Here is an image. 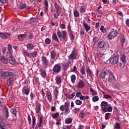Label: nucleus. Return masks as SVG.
I'll return each mask as SVG.
<instances>
[{"mask_svg":"<svg viewBox=\"0 0 129 129\" xmlns=\"http://www.w3.org/2000/svg\"><path fill=\"white\" fill-rule=\"evenodd\" d=\"M17 75L13 72H4L2 74V77L4 78H6V77H8L7 79L6 82L7 84L9 86H11L14 84V81L15 80V77Z\"/></svg>","mask_w":129,"mask_h":129,"instance_id":"f257e3e1","label":"nucleus"},{"mask_svg":"<svg viewBox=\"0 0 129 129\" xmlns=\"http://www.w3.org/2000/svg\"><path fill=\"white\" fill-rule=\"evenodd\" d=\"M6 57L7 58H6L4 55H0V60L4 63V64H8V62H9L10 64L13 65L16 63L15 57H14L13 55H12V53L9 52V51H7Z\"/></svg>","mask_w":129,"mask_h":129,"instance_id":"f03ea898","label":"nucleus"},{"mask_svg":"<svg viewBox=\"0 0 129 129\" xmlns=\"http://www.w3.org/2000/svg\"><path fill=\"white\" fill-rule=\"evenodd\" d=\"M116 28H117L116 26H114L111 31L108 35L107 38L109 40H112V39H114L118 35V32L116 30Z\"/></svg>","mask_w":129,"mask_h":129,"instance_id":"7ed1b4c3","label":"nucleus"},{"mask_svg":"<svg viewBox=\"0 0 129 129\" xmlns=\"http://www.w3.org/2000/svg\"><path fill=\"white\" fill-rule=\"evenodd\" d=\"M109 70H104L100 72L99 77L101 79H107V76H108V73Z\"/></svg>","mask_w":129,"mask_h":129,"instance_id":"20e7f679","label":"nucleus"},{"mask_svg":"<svg viewBox=\"0 0 129 129\" xmlns=\"http://www.w3.org/2000/svg\"><path fill=\"white\" fill-rule=\"evenodd\" d=\"M57 35L60 41H62V39L65 40V39H66V36H67L66 31H63L62 32H61V31H58L57 32Z\"/></svg>","mask_w":129,"mask_h":129,"instance_id":"39448f33","label":"nucleus"},{"mask_svg":"<svg viewBox=\"0 0 129 129\" xmlns=\"http://www.w3.org/2000/svg\"><path fill=\"white\" fill-rule=\"evenodd\" d=\"M97 55L98 57L99 60H101V61H103V62H106L107 59L105 57V53H104L102 51H99L97 53Z\"/></svg>","mask_w":129,"mask_h":129,"instance_id":"423d86ee","label":"nucleus"},{"mask_svg":"<svg viewBox=\"0 0 129 129\" xmlns=\"http://www.w3.org/2000/svg\"><path fill=\"white\" fill-rule=\"evenodd\" d=\"M77 57V53L76 52V49L74 48L68 58L70 60H75Z\"/></svg>","mask_w":129,"mask_h":129,"instance_id":"0eeeda50","label":"nucleus"},{"mask_svg":"<svg viewBox=\"0 0 129 129\" xmlns=\"http://www.w3.org/2000/svg\"><path fill=\"white\" fill-rule=\"evenodd\" d=\"M110 63L111 65H115L118 63V56H115L109 59Z\"/></svg>","mask_w":129,"mask_h":129,"instance_id":"6e6552de","label":"nucleus"},{"mask_svg":"<svg viewBox=\"0 0 129 129\" xmlns=\"http://www.w3.org/2000/svg\"><path fill=\"white\" fill-rule=\"evenodd\" d=\"M53 71L55 73H60L61 72V66L59 64H56L53 68Z\"/></svg>","mask_w":129,"mask_h":129,"instance_id":"1a4fd4ad","label":"nucleus"},{"mask_svg":"<svg viewBox=\"0 0 129 129\" xmlns=\"http://www.w3.org/2000/svg\"><path fill=\"white\" fill-rule=\"evenodd\" d=\"M108 81L109 82H113L114 81V76L113 75V74H112V72H111V71H110V70H109V73H108Z\"/></svg>","mask_w":129,"mask_h":129,"instance_id":"9d476101","label":"nucleus"},{"mask_svg":"<svg viewBox=\"0 0 129 129\" xmlns=\"http://www.w3.org/2000/svg\"><path fill=\"white\" fill-rule=\"evenodd\" d=\"M11 34L8 33H0V37L3 40H7L10 38Z\"/></svg>","mask_w":129,"mask_h":129,"instance_id":"9b49d317","label":"nucleus"},{"mask_svg":"<svg viewBox=\"0 0 129 129\" xmlns=\"http://www.w3.org/2000/svg\"><path fill=\"white\" fill-rule=\"evenodd\" d=\"M41 61L42 64H43V65H44L45 68H47V65L49 64V61H48V59H47V57H46L45 56H42Z\"/></svg>","mask_w":129,"mask_h":129,"instance_id":"f8f14e48","label":"nucleus"},{"mask_svg":"<svg viewBox=\"0 0 129 129\" xmlns=\"http://www.w3.org/2000/svg\"><path fill=\"white\" fill-rule=\"evenodd\" d=\"M43 116H41L39 118V121L37 123V124L36 125L35 129H38L39 127H41V126H42V124H43Z\"/></svg>","mask_w":129,"mask_h":129,"instance_id":"ddd939ff","label":"nucleus"},{"mask_svg":"<svg viewBox=\"0 0 129 129\" xmlns=\"http://www.w3.org/2000/svg\"><path fill=\"white\" fill-rule=\"evenodd\" d=\"M36 106L35 108L36 112V113H38V114H40V112H41V107H42V105L40 103H38L36 105Z\"/></svg>","mask_w":129,"mask_h":129,"instance_id":"4468645a","label":"nucleus"},{"mask_svg":"<svg viewBox=\"0 0 129 129\" xmlns=\"http://www.w3.org/2000/svg\"><path fill=\"white\" fill-rule=\"evenodd\" d=\"M83 26L85 30H86V32H87V33L89 32V31H90L91 27H90V26H89L88 24H87L86 23V22H84L83 23Z\"/></svg>","mask_w":129,"mask_h":129,"instance_id":"2eb2a0df","label":"nucleus"},{"mask_svg":"<svg viewBox=\"0 0 129 129\" xmlns=\"http://www.w3.org/2000/svg\"><path fill=\"white\" fill-rule=\"evenodd\" d=\"M106 45V42L104 41H99L98 42V47L100 48V49L102 48H104Z\"/></svg>","mask_w":129,"mask_h":129,"instance_id":"dca6fc26","label":"nucleus"},{"mask_svg":"<svg viewBox=\"0 0 129 129\" xmlns=\"http://www.w3.org/2000/svg\"><path fill=\"white\" fill-rule=\"evenodd\" d=\"M46 95L47 97V99L49 101V102H51L52 101V94H51V92L49 91H47L46 92Z\"/></svg>","mask_w":129,"mask_h":129,"instance_id":"f3484780","label":"nucleus"},{"mask_svg":"<svg viewBox=\"0 0 129 129\" xmlns=\"http://www.w3.org/2000/svg\"><path fill=\"white\" fill-rule=\"evenodd\" d=\"M39 72L40 75L43 78H46V77H47V74L46 73V72L43 70V69H40L39 70Z\"/></svg>","mask_w":129,"mask_h":129,"instance_id":"a211bd4d","label":"nucleus"},{"mask_svg":"<svg viewBox=\"0 0 129 129\" xmlns=\"http://www.w3.org/2000/svg\"><path fill=\"white\" fill-rule=\"evenodd\" d=\"M126 56H125V54H124V53H122L120 55V60L122 62V63H123V64H125V63H126Z\"/></svg>","mask_w":129,"mask_h":129,"instance_id":"6ab92c4d","label":"nucleus"},{"mask_svg":"<svg viewBox=\"0 0 129 129\" xmlns=\"http://www.w3.org/2000/svg\"><path fill=\"white\" fill-rule=\"evenodd\" d=\"M77 87L80 89V88H83L84 87V82L80 80L77 85Z\"/></svg>","mask_w":129,"mask_h":129,"instance_id":"aec40b11","label":"nucleus"},{"mask_svg":"<svg viewBox=\"0 0 129 129\" xmlns=\"http://www.w3.org/2000/svg\"><path fill=\"white\" fill-rule=\"evenodd\" d=\"M23 94H26L27 96L29 95L30 93V88L26 89V88H23L22 89Z\"/></svg>","mask_w":129,"mask_h":129,"instance_id":"412c9836","label":"nucleus"},{"mask_svg":"<svg viewBox=\"0 0 129 129\" xmlns=\"http://www.w3.org/2000/svg\"><path fill=\"white\" fill-rule=\"evenodd\" d=\"M27 36H28V35L26 34V33L23 34H20L18 36V40H19V41H23V40H24L25 38L27 37Z\"/></svg>","mask_w":129,"mask_h":129,"instance_id":"4be33fe9","label":"nucleus"},{"mask_svg":"<svg viewBox=\"0 0 129 129\" xmlns=\"http://www.w3.org/2000/svg\"><path fill=\"white\" fill-rule=\"evenodd\" d=\"M67 106H68V103L66 102L64 105H62L60 106L59 109L61 111H64V110L66 109V107H67Z\"/></svg>","mask_w":129,"mask_h":129,"instance_id":"5701e85b","label":"nucleus"},{"mask_svg":"<svg viewBox=\"0 0 129 129\" xmlns=\"http://www.w3.org/2000/svg\"><path fill=\"white\" fill-rule=\"evenodd\" d=\"M4 112L5 114V116H6V118H8L10 116L9 113V109L7 107H6L4 109Z\"/></svg>","mask_w":129,"mask_h":129,"instance_id":"b1692460","label":"nucleus"},{"mask_svg":"<svg viewBox=\"0 0 129 129\" xmlns=\"http://www.w3.org/2000/svg\"><path fill=\"white\" fill-rule=\"evenodd\" d=\"M61 82H62V79L60 77H56L55 78V83L56 84H61Z\"/></svg>","mask_w":129,"mask_h":129,"instance_id":"393cba45","label":"nucleus"},{"mask_svg":"<svg viewBox=\"0 0 129 129\" xmlns=\"http://www.w3.org/2000/svg\"><path fill=\"white\" fill-rule=\"evenodd\" d=\"M26 47L28 50H33L34 49V45L32 43H28Z\"/></svg>","mask_w":129,"mask_h":129,"instance_id":"a878e982","label":"nucleus"},{"mask_svg":"<svg viewBox=\"0 0 129 129\" xmlns=\"http://www.w3.org/2000/svg\"><path fill=\"white\" fill-rule=\"evenodd\" d=\"M52 39L54 40L55 42H59V39H58V36L56 33H53L52 34Z\"/></svg>","mask_w":129,"mask_h":129,"instance_id":"bb28decb","label":"nucleus"},{"mask_svg":"<svg viewBox=\"0 0 129 129\" xmlns=\"http://www.w3.org/2000/svg\"><path fill=\"white\" fill-rule=\"evenodd\" d=\"M120 42L122 43V46H123V44L125 42V37H124L123 36L121 35L120 37Z\"/></svg>","mask_w":129,"mask_h":129,"instance_id":"cd10ccee","label":"nucleus"},{"mask_svg":"<svg viewBox=\"0 0 129 129\" xmlns=\"http://www.w3.org/2000/svg\"><path fill=\"white\" fill-rule=\"evenodd\" d=\"M37 54H38V52L37 51H35L30 54V58H35V57H37Z\"/></svg>","mask_w":129,"mask_h":129,"instance_id":"c85d7f7f","label":"nucleus"},{"mask_svg":"<svg viewBox=\"0 0 129 129\" xmlns=\"http://www.w3.org/2000/svg\"><path fill=\"white\" fill-rule=\"evenodd\" d=\"M80 72L82 73V74H83V75H85L86 74V73L85 72V67H84V66H83L81 67Z\"/></svg>","mask_w":129,"mask_h":129,"instance_id":"c756f323","label":"nucleus"},{"mask_svg":"<svg viewBox=\"0 0 129 129\" xmlns=\"http://www.w3.org/2000/svg\"><path fill=\"white\" fill-rule=\"evenodd\" d=\"M44 4H45L44 11H48V9H49L48 1L45 0Z\"/></svg>","mask_w":129,"mask_h":129,"instance_id":"7c9ffc66","label":"nucleus"},{"mask_svg":"<svg viewBox=\"0 0 129 129\" xmlns=\"http://www.w3.org/2000/svg\"><path fill=\"white\" fill-rule=\"evenodd\" d=\"M63 69H64V70H67L68 68H69V63L68 62L64 63L62 65Z\"/></svg>","mask_w":129,"mask_h":129,"instance_id":"2f4dec72","label":"nucleus"},{"mask_svg":"<svg viewBox=\"0 0 129 129\" xmlns=\"http://www.w3.org/2000/svg\"><path fill=\"white\" fill-rule=\"evenodd\" d=\"M65 122L67 124H69L72 122V118H67L65 120Z\"/></svg>","mask_w":129,"mask_h":129,"instance_id":"473e14b6","label":"nucleus"},{"mask_svg":"<svg viewBox=\"0 0 129 129\" xmlns=\"http://www.w3.org/2000/svg\"><path fill=\"white\" fill-rule=\"evenodd\" d=\"M10 112L14 114L15 116L17 115V109L16 108H12L10 110Z\"/></svg>","mask_w":129,"mask_h":129,"instance_id":"72a5a7b5","label":"nucleus"},{"mask_svg":"<svg viewBox=\"0 0 129 129\" xmlns=\"http://www.w3.org/2000/svg\"><path fill=\"white\" fill-rule=\"evenodd\" d=\"M90 91L91 93L92 94V96H93V95H97V92H96V91H95L94 90H93V89L90 88Z\"/></svg>","mask_w":129,"mask_h":129,"instance_id":"f704fd0d","label":"nucleus"},{"mask_svg":"<svg viewBox=\"0 0 129 129\" xmlns=\"http://www.w3.org/2000/svg\"><path fill=\"white\" fill-rule=\"evenodd\" d=\"M35 125H36V117L32 116V128L35 127Z\"/></svg>","mask_w":129,"mask_h":129,"instance_id":"c9c22d12","label":"nucleus"},{"mask_svg":"<svg viewBox=\"0 0 129 129\" xmlns=\"http://www.w3.org/2000/svg\"><path fill=\"white\" fill-rule=\"evenodd\" d=\"M60 114H59V112L55 113L54 114H52L51 116L52 118H54V119H56L58 116H59Z\"/></svg>","mask_w":129,"mask_h":129,"instance_id":"e433bc0d","label":"nucleus"},{"mask_svg":"<svg viewBox=\"0 0 129 129\" xmlns=\"http://www.w3.org/2000/svg\"><path fill=\"white\" fill-rule=\"evenodd\" d=\"M51 58V59H55V57H56V53L54 51H52L50 52Z\"/></svg>","mask_w":129,"mask_h":129,"instance_id":"4c0bfd02","label":"nucleus"},{"mask_svg":"<svg viewBox=\"0 0 129 129\" xmlns=\"http://www.w3.org/2000/svg\"><path fill=\"white\" fill-rule=\"evenodd\" d=\"M23 54L24 55V56L25 57H29L30 58V53H29V52L27 51H23Z\"/></svg>","mask_w":129,"mask_h":129,"instance_id":"58836bf2","label":"nucleus"},{"mask_svg":"<svg viewBox=\"0 0 129 129\" xmlns=\"http://www.w3.org/2000/svg\"><path fill=\"white\" fill-rule=\"evenodd\" d=\"M100 31L101 33H103V34H105V33H106V29L104 28V26H101Z\"/></svg>","mask_w":129,"mask_h":129,"instance_id":"ea45409f","label":"nucleus"},{"mask_svg":"<svg viewBox=\"0 0 129 129\" xmlns=\"http://www.w3.org/2000/svg\"><path fill=\"white\" fill-rule=\"evenodd\" d=\"M86 72H87V75L90 76L91 75V74H92V71H91V70H90L89 68H87Z\"/></svg>","mask_w":129,"mask_h":129,"instance_id":"a19ab883","label":"nucleus"},{"mask_svg":"<svg viewBox=\"0 0 129 129\" xmlns=\"http://www.w3.org/2000/svg\"><path fill=\"white\" fill-rule=\"evenodd\" d=\"M75 80H76V76L75 75H73L71 76V81L72 83H75Z\"/></svg>","mask_w":129,"mask_h":129,"instance_id":"79ce46f5","label":"nucleus"},{"mask_svg":"<svg viewBox=\"0 0 129 129\" xmlns=\"http://www.w3.org/2000/svg\"><path fill=\"white\" fill-rule=\"evenodd\" d=\"M99 100V98L97 96H94L92 98V101L93 102H96V101H98Z\"/></svg>","mask_w":129,"mask_h":129,"instance_id":"37998d69","label":"nucleus"},{"mask_svg":"<svg viewBox=\"0 0 129 129\" xmlns=\"http://www.w3.org/2000/svg\"><path fill=\"white\" fill-rule=\"evenodd\" d=\"M25 8H26V4H21L19 6V9L20 10H24V9H25Z\"/></svg>","mask_w":129,"mask_h":129,"instance_id":"c03bdc74","label":"nucleus"},{"mask_svg":"<svg viewBox=\"0 0 129 129\" xmlns=\"http://www.w3.org/2000/svg\"><path fill=\"white\" fill-rule=\"evenodd\" d=\"M74 16L75 18H78L79 17V12H78V11L76 10L74 12Z\"/></svg>","mask_w":129,"mask_h":129,"instance_id":"a18cd8bd","label":"nucleus"},{"mask_svg":"<svg viewBox=\"0 0 129 129\" xmlns=\"http://www.w3.org/2000/svg\"><path fill=\"white\" fill-rule=\"evenodd\" d=\"M8 50L9 51L8 53H12V52H13V50H12V45L11 44H9L8 46Z\"/></svg>","mask_w":129,"mask_h":129,"instance_id":"49530a36","label":"nucleus"},{"mask_svg":"<svg viewBox=\"0 0 129 129\" xmlns=\"http://www.w3.org/2000/svg\"><path fill=\"white\" fill-rule=\"evenodd\" d=\"M75 94H76V93L75 92H73L72 94L70 95L68 97L69 99H72V98H74V96H75Z\"/></svg>","mask_w":129,"mask_h":129,"instance_id":"de8ad7c7","label":"nucleus"},{"mask_svg":"<svg viewBox=\"0 0 129 129\" xmlns=\"http://www.w3.org/2000/svg\"><path fill=\"white\" fill-rule=\"evenodd\" d=\"M45 42L46 45H50L51 44V40L49 38L45 39Z\"/></svg>","mask_w":129,"mask_h":129,"instance_id":"09e8293b","label":"nucleus"},{"mask_svg":"<svg viewBox=\"0 0 129 129\" xmlns=\"http://www.w3.org/2000/svg\"><path fill=\"white\" fill-rule=\"evenodd\" d=\"M119 67L120 68L121 70H124V67H125V66L124 65V63H120L119 64Z\"/></svg>","mask_w":129,"mask_h":129,"instance_id":"8fccbe9b","label":"nucleus"},{"mask_svg":"<svg viewBox=\"0 0 129 129\" xmlns=\"http://www.w3.org/2000/svg\"><path fill=\"white\" fill-rule=\"evenodd\" d=\"M75 103L77 105H81V104H82V102L80 100H76Z\"/></svg>","mask_w":129,"mask_h":129,"instance_id":"3c124183","label":"nucleus"},{"mask_svg":"<svg viewBox=\"0 0 129 129\" xmlns=\"http://www.w3.org/2000/svg\"><path fill=\"white\" fill-rule=\"evenodd\" d=\"M107 102L105 101H102L101 103V107H102V106H104V107H105V106H107Z\"/></svg>","mask_w":129,"mask_h":129,"instance_id":"603ef678","label":"nucleus"},{"mask_svg":"<svg viewBox=\"0 0 129 129\" xmlns=\"http://www.w3.org/2000/svg\"><path fill=\"white\" fill-rule=\"evenodd\" d=\"M69 36H70L71 41H74L75 37L74 35H73V33L71 32L70 33H69Z\"/></svg>","mask_w":129,"mask_h":129,"instance_id":"864d4df0","label":"nucleus"},{"mask_svg":"<svg viewBox=\"0 0 129 129\" xmlns=\"http://www.w3.org/2000/svg\"><path fill=\"white\" fill-rule=\"evenodd\" d=\"M30 97L31 100H33V99H34V98H35V97H36V95H35V94H34V93L31 92L30 93Z\"/></svg>","mask_w":129,"mask_h":129,"instance_id":"5fc2aeb1","label":"nucleus"},{"mask_svg":"<svg viewBox=\"0 0 129 129\" xmlns=\"http://www.w3.org/2000/svg\"><path fill=\"white\" fill-rule=\"evenodd\" d=\"M62 8H59L58 9H56V13L58 16H60L61 15V13H62Z\"/></svg>","mask_w":129,"mask_h":129,"instance_id":"6e6d98bb","label":"nucleus"},{"mask_svg":"<svg viewBox=\"0 0 129 129\" xmlns=\"http://www.w3.org/2000/svg\"><path fill=\"white\" fill-rule=\"evenodd\" d=\"M69 112H70V109H69V108H67L65 109V111H64L65 115H67V114H68Z\"/></svg>","mask_w":129,"mask_h":129,"instance_id":"4d7b16f0","label":"nucleus"},{"mask_svg":"<svg viewBox=\"0 0 129 129\" xmlns=\"http://www.w3.org/2000/svg\"><path fill=\"white\" fill-rule=\"evenodd\" d=\"M54 7L56 10H58V9L61 8L60 6H59V5H58V4L56 2L54 3Z\"/></svg>","mask_w":129,"mask_h":129,"instance_id":"13d9d810","label":"nucleus"},{"mask_svg":"<svg viewBox=\"0 0 129 129\" xmlns=\"http://www.w3.org/2000/svg\"><path fill=\"white\" fill-rule=\"evenodd\" d=\"M82 95V93H81V92H78L76 94V97H78V98H79Z\"/></svg>","mask_w":129,"mask_h":129,"instance_id":"bf43d9fd","label":"nucleus"},{"mask_svg":"<svg viewBox=\"0 0 129 129\" xmlns=\"http://www.w3.org/2000/svg\"><path fill=\"white\" fill-rule=\"evenodd\" d=\"M115 127L116 129H120V124H119V123H115Z\"/></svg>","mask_w":129,"mask_h":129,"instance_id":"052dcab7","label":"nucleus"},{"mask_svg":"<svg viewBox=\"0 0 129 129\" xmlns=\"http://www.w3.org/2000/svg\"><path fill=\"white\" fill-rule=\"evenodd\" d=\"M80 32L81 36H83L85 34V30L84 29H81Z\"/></svg>","mask_w":129,"mask_h":129,"instance_id":"680f3d73","label":"nucleus"},{"mask_svg":"<svg viewBox=\"0 0 129 129\" xmlns=\"http://www.w3.org/2000/svg\"><path fill=\"white\" fill-rule=\"evenodd\" d=\"M86 8L85 7H81L80 9L81 13H85Z\"/></svg>","mask_w":129,"mask_h":129,"instance_id":"e2e57ef3","label":"nucleus"},{"mask_svg":"<svg viewBox=\"0 0 129 129\" xmlns=\"http://www.w3.org/2000/svg\"><path fill=\"white\" fill-rule=\"evenodd\" d=\"M68 32L69 34L72 33V30H71V26H70V25L68 26Z\"/></svg>","mask_w":129,"mask_h":129,"instance_id":"0e129e2a","label":"nucleus"},{"mask_svg":"<svg viewBox=\"0 0 129 129\" xmlns=\"http://www.w3.org/2000/svg\"><path fill=\"white\" fill-rule=\"evenodd\" d=\"M97 41H98V38L96 36H95L93 39V43H94V44H95V43H96V42H97Z\"/></svg>","mask_w":129,"mask_h":129,"instance_id":"69168bd1","label":"nucleus"},{"mask_svg":"<svg viewBox=\"0 0 129 129\" xmlns=\"http://www.w3.org/2000/svg\"><path fill=\"white\" fill-rule=\"evenodd\" d=\"M59 28H60L61 30H64V29H66V27H65V25L62 24H60Z\"/></svg>","mask_w":129,"mask_h":129,"instance_id":"338daca9","label":"nucleus"},{"mask_svg":"<svg viewBox=\"0 0 129 129\" xmlns=\"http://www.w3.org/2000/svg\"><path fill=\"white\" fill-rule=\"evenodd\" d=\"M4 124V122L3 121H0V129H6L4 127L3 125Z\"/></svg>","mask_w":129,"mask_h":129,"instance_id":"774afa93","label":"nucleus"}]
</instances>
